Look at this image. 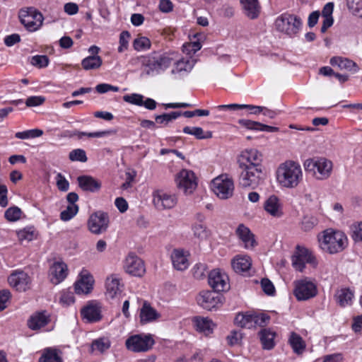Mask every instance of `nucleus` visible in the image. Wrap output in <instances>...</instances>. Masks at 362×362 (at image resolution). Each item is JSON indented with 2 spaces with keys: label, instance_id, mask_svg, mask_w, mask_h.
<instances>
[{
  "label": "nucleus",
  "instance_id": "nucleus-13",
  "mask_svg": "<svg viewBox=\"0 0 362 362\" xmlns=\"http://www.w3.org/2000/svg\"><path fill=\"white\" fill-rule=\"evenodd\" d=\"M238 163L239 168L257 167L263 168L262 155L257 149H246L241 152Z\"/></svg>",
  "mask_w": 362,
  "mask_h": 362
},
{
  "label": "nucleus",
  "instance_id": "nucleus-26",
  "mask_svg": "<svg viewBox=\"0 0 362 362\" xmlns=\"http://www.w3.org/2000/svg\"><path fill=\"white\" fill-rule=\"evenodd\" d=\"M106 295L108 298H113L122 291L123 284L120 282V279L116 274H112L108 276L105 282Z\"/></svg>",
  "mask_w": 362,
  "mask_h": 362
},
{
  "label": "nucleus",
  "instance_id": "nucleus-32",
  "mask_svg": "<svg viewBox=\"0 0 362 362\" xmlns=\"http://www.w3.org/2000/svg\"><path fill=\"white\" fill-rule=\"evenodd\" d=\"M329 63L333 66H338L340 69L347 70L353 73H356L358 71L357 64L347 58L341 57H333L330 59Z\"/></svg>",
  "mask_w": 362,
  "mask_h": 362
},
{
  "label": "nucleus",
  "instance_id": "nucleus-62",
  "mask_svg": "<svg viewBox=\"0 0 362 362\" xmlns=\"http://www.w3.org/2000/svg\"><path fill=\"white\" fill-rule=\"evenodd\" d=\"M57 186L59 190L62 192H66L69 188V182L61 173H58L56 177Z\"/></svg>",
  "mask_w": 362,
  "mask_h": 362
},
{
  "label": "nucleus",
  "instance_id": "nucleus-10",
  "mask_svg": "<svg viewBox=\"0 0 362 362\" xmlns=\"http://www.w3.org/2000/svg\"><path fill=\"white\" fill-rule=\"evenodd\" d=\"M19 18L22 24L30 31L37 30L42 24L43 16L34 8L21 9Z\"/></svg>",
  "mask_w": 362,
  "mask_h": 362
},
{
  "label": "nucleus",
  "instance_id": "nucleus-58",
  "mask_svg": "<svg viewBox=\"0 0 362 362\" xmlns=\"http://www.w3.org/2000/svg\"><path fill=\"white\" fill-rule=\"evenodd\" d=\"M130 33L128 31H122L119 35V46L118 52L122 53L128 49Z\"/></svg>",
  "mask_w": 362,
  "mask_h": 362
},
{
  "label": "nucleus",
  "instance_id": "nucleus-15",
  "mask_svg": "<svg viewBox=\"0 0 362 362\" xmlns=\"http://www.w3.org/2000/svg\"><path fill=\"white\" fill-rule=\"evenodd\" d=\"M294 284V295L298 300H308L317 294L315 285L307 279L296 281Z\"/></svg>",
  "mask_w": 362,
  "mask_h": 362
},
{
  "label": "nucleus",
  "instance_id": "nucleus-27",
  "mask_svg": "<svg viewBox=\"0 0 362 362\" xmlns=\"http://www.w3.org/2000/svg\"><path fill=\"white\" fill-rule=\"evenodd\" d=\"M79 187L83 191L96 192L101 188V182L89 175H81L77 178Z\"/></svg>",
  "mask_w": 362,
  "mask_h": 362
},
{
  "label": "nucleus",
  "instance_id": "nucleus-2",
  "mask_svg": "<svg viewBox=\"0 0 362 362\" xmlns=\"http://www.w3.org/2000/svg\"><path fill=\"white\" fill-rule=\"evenodd\" d=\"M305 172L316 180H325L330 177L333 170V163L322 156L306 159L303 163Z\"/></svg>",
  "mask_w": 362,
  "mask_h": 362
},
{
  "label": "nucleus",
  "instance_id": "nucleus-39",
  "mask_svg": "<svg viewBox=\"0 0 362 362\" xmlns=\"http://www.w3.org/2000/svg\"><path fill=\"white\" fill-rule=\"evenodd\" d=\"M194 322L197 330L204 333L205 335H209L212 332L214 325L209 318L197 317Z\"/></svg>",
  "mask_w": 362,
  "mask_h": 362
},
{
  "label": "nucleus",
  "instance_id": "nucleus-41",
  "mask_svg": "<svg viewBox=\"0 0 362 362\" xmlns=\"http://www.w3.org/2000/svg\"><path fill=\"white\" fill-rule=\"evenodd\" d=\"M102 64L103 59L100 56H88L81 61V66L86 71L98 69Z\"/></svg>",
  "mask_w": 362,
  "mask_h": 362
},
{
  "label": "nucleus",
  "instance_id": "nucleus-29",
  "mask_svg": "<svg viewBox=\"0 0 362 362\" xmlns=\"http://www.w3.org/2000/svg\"><path fill=\"white\" fill-rule=\"evenodd\" d=\"M139 317L141 322L146 324L158 320L160 317V314L151 307L149 303L144 301L140 310Z\"/></svg>",
  "mask_w": 362,
  "mask_h": 362
},
{
  "label": "nucleus",
  "instance_id": "nucleus-63",
  "mask_svg": "<svg viewBox=\"0 0 362 362\" xmlns=\"http://www.w3.org/2000/svg\"><path fill=\"white\" fill-rule=\"evenodd\" d=\"M262 290L267 295H273L275 292L274 286L272 282L268 279H263L261 281Z\"/></svg>",
  "mask_w": 362,
  "mask_h": 362
},
{
  "label": "nucleus",
  "instance_id": "nucleus-46",
  "mask_svg": "<svg viewBox=\"0 0 362 362\" xmlns=\"http://www.w3.org/2000/svg\"><path fill=\"white\" fill-rule=\"evenodd\" d=\"M151 40L144 36H139L133 41V47L137 52H143L151 48Z\"/></svg>",
  "mask_w": 362,
  "mask_h": 362
},
{
  "label": "nucleus",
  "instance_id": "nucleus-50",
  "mask_svg": "<svg viewBox=\"0 0 362 362\" xmlns=\"http://www.w3.org/2000/svg\"><path fill=\"white\" fill-rule=\"evenodd\" d=\"M22 215L21 209L18 206H11L6 210L4 217L10 222H14L19 220Z\"/></svg>",
  "mask_w": 362,
  "mask_h": 362
},
{
  "label": "nucleus",
  "instance_id": "nucleus-40",
  "mask_svg": "<svg viewBox=\"0 0 362 362\" xmlns=\"http://www.w3.org/2000/svg\"><path fill=\"white\" fill-rule=\"evenodd\" d=\"M288 343L292 347L293 351L297 354H300L305 349V344L302 337L296 332H291L288 338Z\"/></svg>",
  "mask_w": 362,
  "mask_h": 362
},
{
  "label": "nucleus",
  "instance_id": "nucleus-35",
  "mask_svg": "<svg viewBox=\"0 0 362 362\" xmlns=\"http://www.w3.org/2000/svg\"><path fill=\"white\" fill-rule=\"evenodd\" d=\"M244 13L250 19L257 18L260 12L258 0H240Z\"/></svg>",
  "mask_w": 362,
  "mask_h": 362
},
{
  "label": "nucleus",
  "instance_id": "nucleus-14",
  "mask_svg": "<svg viewBox=\"0 0 362 362\" xmlns=\"http://www.w3.org/2000/svg\"><path fill=\"white\" fill-rule=\"evenodd\" d=\"M176 182L180 189L185 194H191L197 186V179L192 170L183 169L177 175Z\"/></svg>",
  "mask_w": 362,
  "mask_h": 362
},
{
  "label": "nucleus",
  "instance_id": "nucleus-34",
  "mask_svg": "<svg viewBox=\"0 0 362 362\" xmlns=\"http://www.w3.org/2000/svg\"><path fill=\"white\" fill-rule=\"evenodd\" d=\"M231 264L236 273L247 272L252 265L251 259L247 255H237L233 258Z\"/></svg>",
  "mask_w": 362,
  "mask_h": 362
},
{
  "label": "nucleus",
  "instance_id": "nucleus-1",
  "mask_svg": "<svg viewBox=\"0 0 362 362\" xmlns=\"http://www.w3.org/2000/svg\"><path fill=\"white\" fill-rule=\"evenodd\" d=\"M276 179L281 186L294 188L303 180V172L299 163L288 160L281 163L276 170Z\"/></svg>",
  "mask_w": 362,
  "mask_h": 362
},
{
  "label": "nucleus",
  "instance_id": "nucleus-4",
  "mask_svg": "<svg viewBox=\"0 0 362 362\" xmlns=\"http://www.w3.org/2000/svg\"><path fill=\"white\" fill-rule=\"evenodd\" d=\"M302 25V20L299 16L287 12L279 16L275 21L276 29L291 37L300 32Z\"/></svg>",
  "mask_w": 362,
  "mask_h": 362
},
{
  "label": "nucleus",
  "instance_id": "nucleus-49",
  "mask_svg": "<svg viewBox=\"0 0 362 362\" xmlns=\"http://www.w3.org/2000/svg\"><path fill=\"white\" fill-rule=\"evenodd\" d=\"M77 204H69L66 209L60 213V218L64 221H68L74 218L78 212Z\"/></svg>",
  "mask_w": 362,
  "mask_h": 362
},
{
  "label": "nucleus",
  "instance_id": "nucleus-51",
  "mask_svg": "<svg viewBox=\"0 0 362 362\" xmlns=\"http://www.w3.org/2000/svg\"><path fill=\"white\" fill-rule=\"evenodd\" d=\"M75 301L74 293L69 290H64L59 294V302L62 306H69Z\"/></svg>",
  "mask_w": 362,
  "mask_h": 362
},
{
  "label": "nucleus",
  "instance_id": "nucleus-28",
  "mask_svg": "<svg viewBox=\"0 0 362 362\" xmlns=\"http://www.w3.org/2000/svg\"><path fill=\"white\" fill-rule=\"evenodd\" d=\"M188 252L182 249L173 250L171 255V259L173 264L176 269L182 271L188 267Z\"/></svg>",
  "mask_w": 362,
  "mask_h": 362
},
{
  "label": "nucleus",
  "instance_id": "nucleus-47",
  "mask_svg": "<svg viewBox=\"0 0 362 362\" xmlns=\"http://www.w3.org/2000/svg\"><path fill=\"white\" fill-rule=\"evenodd\" d=\"M181 115V112H171L170 113H164L160 115H157L156 117V121L158 124H161L166 126L169 122H172L174 119H176Z\"/></svg>",
  "mask_w": 362,
  "mask_h": 362
},
{
  "label": "nucleus",
  "instance_id": "nucleus-22",
  "mask_svg": "<svg viewBox=\"0 0 362 362\" xmlns=\"http://www.w3.org/2000/svg\"><path fill=\"white\" fill-rule=\"evenodd\" d=\"M263 208L268 214L274 218H279L284 215L282 204L275 195H271L265 200Z\"/></svg>",
  "mask_w": 362,
  "mask_h": 362
},
{
  "label": "nucleus",
  "instance_id": "nucleus-54",
  "mask_svg": "<svg viewBox=\"0 0 362 362\" xmlns=\"http://www.w3.org/2000/svg\"><path fill=\"white\" fill-rule=\"evenodd\" d=\"M347 6L352 13L362 18V0H346Z\"/></svg>",
  "mask_w": 362,
  "mask_h": 362
},
{
  "label": "nucleus",
  "instance_id": "nucleus-20",
  "mask_svg": "<svg viewBox=\"0 0 362 362\" xmlns=\"http://www.w3.org/2000/svg\"><path fill=\"white\" fill-rule=\"evenodd\" d=\"M124 268L127 273L135 276H141L146 271L143 261L134 255L126 258Z\"/></svg>",
  "mask_w": 362,
  "mask_h": 362
},
{
  "label": "nucleus",
  "instance_id": "nucleus-17",
  "mask_svg": "<svg viewBox=\"0 0 362 362\" xmlns=\"http://www.w3.org/2000/svg\"><path fill=\"white\" fill-rule=\"evenodd\" d=\"M153 201L156 207L162 210L173 208L177 200L175 195L158 190L153 193Z\"/></svg>",
  "mask_w": 362,
  "mask_h": 362
},
{
  "label": "nucleus",
  "instance_id": "nucleus-61",
  "mask_svg": "<svg viewBox=\"0 0 362 362\" xmlns=\"http://www.w3.org/2000/svg\"><path fill=\"white\" fill-rule=\"evenodd\" d=\"M192 230L194 236L200 239L206 238L208 233L206 226L202 223H197L193 226Z\"/></svg>",
  "mask_w": 362,
  "mask_h": 362
},
{
  "label": "nucleus",
  "instance_id": "nucleus-44",
  "mask_svg": "<svg viewBox=\"0 0 362 362\" xmlns=\"http://www.w3.org/2000/svg\"><path fill=\"white\" fill-rule=\"evenodd\" d=\"M111 133H112V131H110V130L100 131V132H91V133H86V132L75 130L73 132H64V136H69L70 137L77 136L78 139H81L84 136H88L89 138H100V137L108 136V135L111 134Z\"/></svg>",
  "mask_w": 362,
  "mask_h": 362
},
{
  "label": "nucleus",
  "instance_id": "nucleus-43",
  "mask_svg": "<svg viewBox=\"0 0 362 362\" xmlns=\"http://www.w3.org/2000/svg\"><path fill=\"white\" fill-rule=\"evenodd\" d=\"M110 347V341L107 338L101 337L96 339L92 341L90 346V352L103 353Z\"/></svg>",
  "mask_w": 362,
  "mask_h": 362
},
{
  "label": "nucleus",
  "instance_id": "nucleus-37",
  "mask_svg": "<svg viewBox=\"0 0 362 362\" xmlns=\"http://www.w3.org/2000/svg\"><path fill=\"white\" fill-rule=\"evenodd\" d=\"M255 312L246 313H239L235 318V323L243 328H253V320L255 319Z\"/></svg>",
  "mask_w": 362,
  "mask_h": 362
},
{
  "label": "nucleus",
  "instance_id": "nucleus-16",
  "mask_svg": "<svg viewBox=\"0 0 362 362\" xmlns=\"http://www.w3.org/2000/svg\"><path fill=\"white\" fill-rule=\"evenodd\" d=\"M11 286L18 291H25L30 288L31 279L27 273L23 271L13 272L8 278Z\"/></svg>",
  "mask_w": 362,
  "mask_h": 362
},
{
  "label": "nucleus",
  "instance_id": "nucleus-18",
  "mask_svg": "<svg viewBox=\"0 0 362 362\" xmlns=\"http://www.w3.org/2000/svg\"><path fill=\"white\" fill-rule=\"evenodd\" d=\"M197 303L204 309L211 310L221 303V296L210 291H203L197 297Z\"/></svg>",
  "mask_w": 362,
  "mask_h": 362
},
{
  "label": "nucleus",
  "instance_id": "nucleus-52",
  "mask_svg": "<svg viewBox=\"0 0 362 362\" xmlns=\"http://www.w3.org/2000/svg\"><path fill=\"white\" fill-rule=\"evenodd\" d=\"M69 158L71 161H79L82 163L86 162L88 160L86 151L81 148L72 150L69 154Z\"/></svg>",
  "mask_w": 362,
  "mask_h": 362
},
{
  "label": "nucleus",
  "instance_id": "nucleus-59",
  "mask_svg": "<svg viewBox=\"0 0 362 362\" xmlns=\"http://www.w3.org/2000/svg\"><path fill=\"white\" fill-rule=\"evenodd\" d=\"M148 54H146L132 58L129 60V64L132 66L141 65L143 68H144V71H146V69H148Z\"/></svg>",
  "mask_w": 362,
  "mask_h": 362
},
{
  "label": "nucleus",
  "instance_id": "nucleus-19",
  "mask_svg": "<svg viewBox=\"0 0 362 362\" xmlns=\"http://www.w3.org/2000/svg\"><path fill=\"white\" fill-rule=\"evenodd\" d=\"M94 279L93 276L87 271L82 270L79 279L74 284V291L76 294H88L93 286Z\"/></svg>",
  "mask_w": 362,
  "mask_h": 362
},
{
  "label": "nucleus",
  "instance_id": "nucleus-57",
  "mask_svg": "<svg viewBox=\"0 0 362 362\" xmlns=\"http://www.w3.org/2000/svg\"><path fill=\"white\" fill-rule=\"evenodd\" d=\"M144 98V97L142 95L138 94V93H132V94H129V95H125L123 97V100L125 102L129 103L130 104L136 105L138 106L143 105V99Z\"/></svg>",
  "mask_w": 362,
  "mask_h": 362
},
{
  "label": "nucleus",
  "instance_id": "nucleus-56",
  "mask_svg": "<svg viewBox=\"0 0 362 362\" xmlns=\"http://www.w3.org/2000/svg\"><path fill=\"white\" fill-rule=\"evenodd\" d=\"M30 63L38 68H44L48 66L49 59L46 55H35L31 58Z\"/></svg>",
  "mask_w": 362,
  "mask_h": 362
},
{
  "label": "nucleus",
  "instance_id": "nucleus-64",
  "mask_svg": "<svg viewBox=\"0 0 362 362\" xmlns=\"http://www.w3.org/2000/svg\"><path fill=\"white\" fill-rule=\"evenodd\" d=\"M205 265L202 264H196L192 269V274L195 279H201L206 276Z\"/></svg>",
  "mask_w": 362,
  "mask_h": 362
},
{
  "label": "nucleus",
  "instance_id": "nucleus-30",
  "mask_svg": "<svg viewBox=\"0 0 362 362\" xmlns=\"http://www.w3.org/2000/svg\"><path fill=\"white\" fill-rule=\"evenodd\" d=\"M238 124L242 127L250 129V130H255V131H261V132H276L279 131V128L276 127H272L267 124H262L258 122L241 119L238 120Z\"/></svg>",
  "mask_w": 362,
  "mask_h": 362
},
{
  "label": "nucleus",
  "instance_id": "nucleus-24",
  "mask_svg": "<svg viewBox=\"0 0 362 362\" xmlns=\"http://www.w3.org/2000/svg\"><path fill=\"white\" fill-rule=\"evenodd\" d=\"M235 233L245 249L252 250L257 245L254 234L249 228L246 227L245 225L240 224Z\"/></svg>",
  "mask_w": 362,
  "mask_h": 362
},
{
  "label": "nucleus",
  "instance_id": "nucleus-38",
  "mask_svg": "<svg viewBox=\"0 0 362 362\" xmlns=\"http://www.w3.org/2000/svg\"><path fill=\"white\" fill-rule=\"evenodd\" d=\"M38 362H62V358L57 349L49 347L42 351Z\"/></svg>",
  "mask_w": 362,
  "mask_h": 362
},
{
  "label": "nucleus",
  "instance_id": "nucleus-36",
  "mask_svg": "<svg viewBox=\"0 0 362 362\" xmlns=\"http://www.w3.org/2000/svg\"><path fill=\"white\" fill-rule=\"evenodd\" d=\"M333 11L334 4L332 2H328L324 6L322 11V16L323 18L322 25L321 27L322 33H325L327 30L333 25Z\"/></svg>",
  "mask_w": 362,
  "mask_h": 362
},
{
  "label": "nucleus",
  "instance_id": "nucleus-33",
  "mask_svg": "<svg viewBox=\"0 0 362 362\" xmlns=\"http://www.w3.org/2000/svg\"><path fill=\"white\" fill-rule=\"evenodd\" d=\"M276 332L270 328L262 329L259 332V337L264 349L270 350L274 346Z\"/></svg>",
  "mask_w": 362,
  "mask_h": 362
},
{
  "label": "nucleus",
  "instance_id": "nucleus-55",
  "mask_svg": "<svg viewBox=\"0 0 362 362\" xmlns=\"http://www.w3.org/2000/svg\"><path fill=\"white\" fill-rule=\"evenodd\" d=\"M317 219L315 217L305 216L302 220L301 228L305 231H310L317 224Z\"/></svg>",
  "mask_w": 362,
  "mask_h": 362
},
{
  "label": "nucleus",
  "instance_id": "nucleus-12",
  "mask_svg": "<svg viewBox=\"0 0 362 362\" xmlns=\"http://www.w3.org/2000/svg\"><path fill=\"white\" fill-rule=\"evenodd\" d=\"M208 282L216 293L226 291L230 288L228 275L218 269H213L209 272Z\"/></svg>",
  "mask_w": 362,
  "mask_h": 362
},
{
  "label": "nucleus",
  "instance_id": "nucleus-5",
  "mask_svg": "<svg viewBox=\"0 0 362 362\" xmlns=\"http://www.w3.org/2000/svg\"><path fill=\"white\" fill-rule=\"evenodd\" d=\"M211 189L218 198L227 199L233 194L234 182L228 175L222 174L212 180Z\"/></svg>",
  "mask_w": 362,
  "mask_h": 362
},
{
  "label": "nucleus",
  "instance_id": "nucleus-45",
  "mask_svg": "<svg viewBox=\"0 0 362 362\" xmlns=\"http://www.w3.org/2000/svg\"><path fill=\"white\" fill-rule=\"evenodd\" d=\"M183 132L187 134L194 136L197 139H209L212 137L211 132H204L203 129L199 127H185Z\"/></svg>",
  "mask_w": 362,
  "mask_h": 362
},
{
  "label": "nucleus",
  "instance_id": "nucleus-25",
  "mask_svg": "<svg viewBox=\"0 0 362 362\" xmlns=\"http://www.w3.org/2000/svg\"><path fill=\"white\" fill-rule=\"evenodd\" d=\"M51 281L58 284L63 281L68 274L67 265L63 262H54L50 267Z\"/></svg>",
  "mask_w": 362,
  "mask_h": 362
},
{
  "label": "nucleus",
  "instance_id": "nucleus-3",
  "mask_svg": "<svg viewBox=\"0 0 362 362\" xmlns=\"http://www.w3.org/2000/svg\"><path fill=\"white\" fill-rule=\"evenodd\" d=\"M320 247L329 254L341 252L346 246L347 238L345 234L332 229L325 230L322 235L318 236Z\"/></svg>",
  "mask_w": 362,
  "mask_h": 362
},
{
  "label": "nucleus",
  "instance_id": "nucleus-60",
  "mask_svg": "<svg viewBox=\"0 0 362 362\" xmlns=\"http://www.w3.org/2000/svg\"><path fill=\"white\" fill-rule=\"evenodd\" d=\"M17 236L21 242L30 241L34 238V232L31 228H23L17 231Z\"/></svg>",
  "mask_w": 362,
  "mask_h": 362
},
{
  "label": "nucleus",
  "instance_id": "nucleus-48",
  "mask_svg": "<svg viewBox=\"0 0 362 362\" xmlns=\"http://www.w3.org/2000/svg\"><path fill=\"white\" fill-rule=\"evenodd\" d=\"M43 134V131L40 129H29L16 132L15 137L19 139H28L40 137Z\"/></svg>",
  "mask_w": 362,
  "mask_h": 362
},
{
  "label": "nucleus",
  "instance_id": "nucleus-53",
  "mask_svg": "<svg viewBox=\"0 0 362 362\" xmlns=\"http://www.w3.org/2000/svg\"><path fill=\"white\" fill-rule=\"evenodd\" d=\"M255 319L253 320V327H264L270 320V317L265 313H255Z\"/></svg>",
  "mask_w": 362,
  "mask_h": 362
},
{
  "label": "nucleus",
  "instance_id": "nucleus-31",
  "mask_svg": "<svg viewBox=\"0 0 362 362\" xmlns=\"http://www.w3.org/2000/svg\"><path fill=\"white\" fill-rule=\"evenodd\" d=\"M49 322V317L45 311L38 312L30 316L28 321V326L33 330H37L45 327Z\"/></svg>",
  "mask_w": 362,
  "mask_h": 362
},
{
  "label": "nucleus",
  "instance_id": "nucleus-7",
  "mask_svg": "<svg viewBox=\"0 0 362 362\" xmlns=\"http://www.w3.org/2000/svg\"><path fill=\"white\" fill-rule=\"evenodd\" d=\"M154 344L151 335L145 334L130 336L125 341L127 349L135 353L146 352L151 349Z\"/></svg>",
  "mask_w": 362,
  "mask_h": 362
},
{
  "label": "nucleus",
  "instance_id": "nucleus-11",
  "mask_svg": "<svg viewBox=\"0 0 362 362\" xmlns=\"http://www.w3.org/2000/svg\"><path fill=\"white\" fill-rule=\"evenodd\" d=\"M87 225L92 233L100 235L107 230L109 226V216L103 211H96L90 216Z\"/></svg>",
  "mask_w": 362,
  "mask_h": 362
},
{
  "label": "nucleus",
  "instance_id": "nucleus-42",
  "mask_svg": "<svg viewBox=\"0 0 362 362\" xmlns=\"http://www.w3.org/2000/svg\"><path fill=\"white\" fill-rule=\"evenodd\" d=\"M336 298L339 305L344 307L351 303L354 293L349 288H341L337 291Z\"/></svg>",
  "mask_w": 362,
  "mask_h": 362
},
{
  "label": "nucleus",
  "instance_id": "nucleus-8",
  "mask_svg": "<svg viewBox=\"0 0 362 362\" xmlns=\"http://www.w3.org/2000/svg\"><path fill=\"white\" fill-rule=\"evenodd\" d=\"M148 69L146 71L147 75L159 74L160 71L168 69L173 62V59L166 53L158 52H153L148 54Z\"/></svg>",
  "mask_w": 362,
  "mask_h": 362
},
{
  "label": "nucleus",
  "instance_id": "nucleus-9",
  "mask_svg": "<svg viewBox=\"0 0 362 362\" xmlns=\"http://www.w3.org/2000/svg\"><path fill=\"white\" fill-rule=\"evenodd\" d=\"M292 265L295 269L302 272L305 267V264H309L315 267L317 261L313 253L308 249L297 246L296 251L291 257Z\"/></svg>",
  "mask_w": 362,
  "mask_h": 362
},
{
  "label": "nucleus",
  "instance_id": "nucleus-23",
  "mask_svg": "<svg viewBox=\"0 0 362 362\" xmlns=\"http://www.w3.org/2000/svg\"><path fill=\"white\" fill-rule=\"evenodd\" d=\"M81 315L88 322L100 321L102 318L101 307L97 303L90 302L81 310Z\"/></svg>",
  "mask_w": 362,
  "mask_h": 362
},
{
  "label": "nucleus",
  "instance_id": "nucleus-21",
  "mask_svg": "<svg viewBox=\"0 0 362 362\" xmlns=\"http://www.w3.org/2000/svg\"><path fill=\"white\" fill-rule=\"evenodd\" d=\"M194 62L191 59H182L175 63L170 73L174 79L178 80L185 78L192 70Z\"/></svg>",
  "mask_w": 362,
  "mask_h": 362
},
{
  "label": "nucleus",
  "instance_id": "nucleus-6",
  "mask_svg": "<svg viewBox=\"0 0 362 362\" xmlns=\"http://www.w3.org/2000/svg\"><path fill=\"white\" fill-rule=\"evenodd\" d=\"M241 173L238 183L243 188H256L262 180L263 168H240Z\"/></svg>",
  "mask_w": 362,
  "mask_h": 362
}]
</instances>
